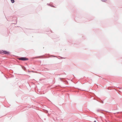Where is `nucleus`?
<instances>
[{"mask_svg": "<svg viewBox=\"0 0 122 122\" xmlns=\"http://www.w3.org/2000/svg\"><path fill=\"white\" fill-rule=\"evenodd\" d=\"M19 59L22 61H25L28 60V58L25 57H21L19 58Z\"/></svg>", "mask_w": 122, "mask_h": 122, "instance_id": "nucleus-1", "label": "nucleus"}, {"mask_svg": "<svg viewBox=\"0 0 122 122\" xmlns=\"http://www.w3.org/2000/svg\"><path fill=\"white\" fill-rule=\"evenodd\" d=\"M4 53L6 54H9L10 52H9L6 51H2Z\"/></svg>", "mask_w": 122, "mask_h": 122, "instance_id": "nucleus-2", "label": "nucleus"}, {"mask_svg": "<svg viewBox=\"0 0 122 122\" xmlns=\"http://www.w3.org/2000/svg\"><path fill=\"white\" fill-rule=\"evenodd\" d=\"M11 2L12 3H14L15 1L14 0H11Z\"/></svg>", "mask_w": 122, "mask_h": 122, "instance_id": "nucleus-3", "label": "nucleus"}, {"mask_svg": "<svg viewBox=\"0 0 122 122\" xmlns=\"http://www.w3.org/2000/svg\"><path fill=\"white\" fill-rule=\"evenodd\" d=\"M102 1H103V2H105L107 0H101Z\"/></svg>", "mask_w": 122, "mask_h": 122, "instance_id": "nucleus-4", "label": "nucleus"}, {"mask_svg": "<svg viewBox=\"0 0 122 122\" xmlns=\"http://www.w3.org/2000/svg\"><path fill=\"white\" fill-rule=\"evenodd\" d=\"M102 102H101V103H103V101H102Z\"/></svg>", "mask_w": 122, "mask_h": 122, "instance_id": "nucleus-5", "label": "nucleus"}]
</instances>
